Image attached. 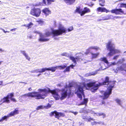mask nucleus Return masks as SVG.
Segmentation results:
<instances>
[{"instance_id":"nucleus-1","label":"nucleus","mask_w":126,"mask_h":126,"mask_svg":"<svg viewBox=\"0 0 126 126\" xmlns=\"http://www.w3.org/2000/svg\"><path fill=\"white\" fill-rule=\"evenodd\" d=\"M109 78L108 77H106L105 81L102 83H99L98 84H95L96 82H91L87 84L83 82L80 83V84L78 86V89L76 92L78 97L80 99H82V94L84 95L83 89L85 88L87 89V88H91L92 92H94L99 87L102 85H109L107 88V90L105 92H102V93L104 94L103 99L107 98L109 95L111 93L112 89L114 85V83L113 81H109Z\"/></svg>"},{"instance_id":"nucleus-2","label":"nucleus","mask_w":126,"mask_h":126,"mask_svg":"<svg viewBox=\"0 0 126 126\" xmlns=\"http://www.w3.org/2000/svg\"><path fill=\"white\" fill-rule=\"evenodd\" d=\"M72 86L70 84H69L68 86L66 85L64 89L62 90L61 97L54 90H51L49 89V91L52 94L56 100H58L60 99L61 100H62L66 98L67 95L69 96L71 94V89Z\"/></svg>"},{"instance_id":"nucleus-3","label":"nucleus","mask_w":126,"mask_h":126,"mask_svg":"<svg viewBox=\"0 0 126 126\" xmlns=\"http://www.w3.org/2000/svg\"><path fill=\"white\" fill-rule=\"evenodd\" d=\"M49 89H39L38 90V92H34L30 93V97L34 98L36 99H44L47 96Z\"/></svg>"},{"instance_id":"nucleus-4","label":"nucleus","mask_w":126,"mask_h":126,"mask_svg":"<svg viewBox=\"0 0 126 126\" xmlns=\"http://www.w3.org/2000/svg\"><path fill=\"white\" fill-rule=\"evenodd\" d=\"M73 28L72 26L69 27L68 29V31L66 30L65 28L62 25L60 26L58 30H53L52 33L53 35V37L58 36L61 35L63 33L70 32L73 30Z\"/></svg>"},{"instance_id":"nucleus-5","label":"nucleus","mask_w":126,"mask_h":126,"mask_svg":"<svg viewBox=\"0 0 126 126\" xmlns=\"http://www.w3.org/2000/svg\"><path fill=\"white\" fill-rule=\"evenodd\" d=\"M106 48L107 50L110 51V52L107 55L109 56H112L116 53H120V52L119 50L115 49L114 44L110 41L107 43Z\"/></svg>"},{"instance_id":"nucleus-6","label":"nucleus","mask_w":126,"mask_h":126,"mask_svg":"<svg viewBox=\"0 0 126 126\" xmlns=\"http://www.w3.org/2000/svg\"><path fill=\"white\" fill-rule=\"evenodd\" d=\"M96 11L98 12H106V13L110 11L111 13H115L116 15H122L125 14L124 11L122 9L120 8L114 9L110 11L107 10L105 8L99 7L97 8Z\"/></svg>"},{"instance_id":"nucleus-7","label":"nucleus","mask_w":126,"mask_h":126,"mask_svg":"<svg viewBox=\"0 0 126 126\" xmlns=\"http://www.w3.org/2000/svg\"><path fill=\"white\" fill-rule=\"evenodd\" d=\"M33 32L34 33H37L39 34L40 37L39 40L41 42H46L48 41L49 39L47 38V37L50 36L51 34H52V32H51L49 31L47 32L44 34L37 31H33Z\"/></svg>"},{"instance_id":"nucleus-8","label":"nucleus","mask_w":126,"mask_h":126,"mask_svg":"<svg viewBox=\"0 0 126 126\" xmlns=\"http://www.w3.org/2000/svg\"><path fill=\"white\" fill-rule=\"evenodd\" d=\"M76 54H78V55L75 58L73 56H69V59L72 61L75 64V65L77 64V61L78 62L83 60L82 58L83 55V54L81 53H77Z\"/></svg>"},{"instance_id":"nucleus-9","label":"nucleus","mask_w":126,"mask_h":126,"mask_svg":"<svg viewBox=\"0 0 126 126\" xmlns=\"http://www.w3.org/2000/svg\"><path fill=\"white\" fill-rule=\"evenodd\" d=\"M90 12V10L87 7L84 8L83 11L80 9L79 8L77 7L75 11V13H77L80 14L81 16H83L85 13Z\"/></svg>"},{"instance_id":"nucleus-10","label":"nucleus","mask_w":126,"mask_h":126,"mask_svg":"<svg viewBox=\"0 0 126 126\" xmlns=\"http://www.w3.org/2000/svg\"><path fill=\"white\" fill-rule=\"evenodd\" d=\"M41 12V10L40 9L34 8L31 10L30 13L33 16L38 17L40 16Z\"/></svg>"},{"instance_id":"nucleus-11","label":"nucleus","mask_w":126,"mask_h":126,"mask_svg":"<svg viewBox=\"0 0 126 126\" xmlns=\"http://www.w3.org/2000/svg\"><path fill=\"white\" fill-rule=\"evenodd\" d=\"M18 113V110L15 109L13 111H12L9 114L7 115V116H4L3 117L1 120H5L6 121L7 118L14 116L15 115L17 114Z\"/></svg>"},{"instance_id":"nucleus-12","label":"nucleus","mask_w":126,"mask_h":126,"mask_svg":"<svg viewBox=\"0 0 126 126\" xmlns=\"http://www.w3.org/2000/svg\"><path fill=\"white\" fill-rule=\"evenodd\" d=\"M66 67V65H60L59 66H57L56 67H49L50 71H51L52 72H55L56 70L59 68L60 69H63Z\"/></svg>"},{"instance_id":"nucleus-13","label":"nucleus","mask_w":126,"mask_h":126,"mask_svg":"<svg viewBox=\"0 0 126 126\" xmlns=\"http://www.w3.org/2000/svg\"><path fill=\"white\" fill-rule=\"evenodd\" d=\"M55 114V116L56 118H57L58 119L60 117H64L65 115L64 114L60 112H58L56 111L52 112L50 113V115L51 116Z\"/></svg>"},{"instance_id":"nucleus-14","label":"nucleus","mask_w":126,"mask_h":126,"mask_svg":"<svg viewBox=\"0 0 126 126\" xmlns=\"http://www.w3.org/2000/svg\"><path fill=\"white\" fill-rule=\"evenodd\" d=\"M93 49H95L96 51L98 50H101L100 48L98 47L94 46H91L86 49V52L85 53V54L86 55L87 54L90 52L91 50Z\"/></svg>"},{"instance_id":"nucleus-15","label":"nucleus","mask_w":126,"mask_h":126,"mask_svg":"<svg viewBox=\"0 0 126 126\" xmlns=\"http://www.w3.org/2000/svg\"><path fill=\"white\" fill-rule=\"evenodd\" d=\"M99 60L104 62L107 64V66H106L105 68H103L101 66L99 69L100 70H103L105 69L108 67V64L109 63L107 61L106 58L105 57L101 58L99 59Z\"/></svg>"},{"instance_id":"nucleus-16","label":"nucleus","mask_w":126,"mask_h":126,"mask_svg":"<svg viewBox=\"0 0 126 126\" xmlns=\"http://www.w3.org/2000/svg\"><path fill=\"white\" fill-rule=\"evenodd\" d=\"M46 71H50L49 67L48 68L45 67L41 69H37L35 70V72L36 73H43Z\"/></svg>"},{"instance_id":"nucleus-17","label":"nucleus","mask_w":126,"mask_h":126,"mask_svg":"<svg viewBox=\"0 0 126 126\" xmlns=\"http://www.w3.org/2000/svg\"><path fill=\"white\" fill-rule=\"evenodd\" d=\"M55 0H43V2L45 5H49L51 4L52 3L55 2Z\"/></svg>"},{"instance_id":"nucleus-18","label":"nucleus","mask_w":126,"mask_h":126,"mask_svg":"<svg viewBox=\"0 0 126 126\" xmlns=\"http://www.w3.org/2000/svg\"><path fill=\"white\" fill-rule=\"evenodd\" d=\"M42 12L46 16H48L51 13V12L48 8H46L44 9L42 11Z\"/></svg>"},{"instance_id":"nucleus-19","label":"nucleus","mask_w":126,"mask_h":126,"mask_svg":"<svg viewBox=\"0 0 126 126\" xmlns=\"http://www.w3.org/2000/svg\"><path fill=\"white\" fill-rule=\"evenodd\" d=\"M8 97L7 96L1 99L0 102H2V103H10V101Z\"/></svg>"},{"instance_id":"nucleus-20","label":"nucleus","mask_w":126,"mask_h":126,"mask_svg":"<svg viewBox=\"0 0 126 126\" xmlns=\"http://www.w3.org/2000/svg\"><path fill=\"white\" fill-rule=\"evenodd\" d=\"M99 53L97 52L96 53H94L91 52L92 59L96 58L99 55Z\"/></svg>"},{"instance_id":"nucleus-21","label":"nucleus","mask_w":126,"mask_h":126,"mask_svg":"<svg viewBox=\"0 0 126 126\" xmlns=\"http://www.w3.org/2000/svg\"><path fill=\"white\" fill-rule=\"evenodd\" d=\"M75 0H64V1L66 3L71 5L74 3Z\"/></svg>"},{"instance_id":"nucleus-22","label":"nucleus","mask_w":126,"mask_h":126,"mask_svg":"<svg viewBox=\"0 0 126 126\" xmlns=\"http://www.w3.org/2000/svg\"><path fill=\"white\" fill-rule=\"evenodd\" d=\"M96 74V72H91L89 73H87L85 75V76L87 77L89 76L94 75Z\"/></svg>"},{"instance_id":"nucleus-23","label":"nucleus","mask_w":126,"mask_h":126,"mask_svg":"<svg viewBox=\"0 0 126 126\" xmlns=\"http://www.w3.org/2000/svg\"><path fill=\"white\" fill-rule=\"evenodd\" d=\"M115 100L116 102L119 105L121 106L122 103V101L120 99L118 98H117L115 99Z\"/></svg>"},{"instance_id":"nucleus-24","label":"nucleus","mask_w":126,"mask_h":126,"mask_svg":"<svg viewBox=\"0 0 126 126\" xmlns=\"http://www.w3.org/2000/svg\"><path fill=\"white\" fill-rule=\"evenodd\" d=\"M98 21H101V20H108V16L102 17L101 18L99 19Z\"/></svg>"},{"instance_id":"nucleus-25","label":"nucleus","mask_w":126,"mask_h":126,"mask_svg":"<svg viewBox=\"0 0 126 126\" xmlns=\"http://www.w3.org/2000/svg\"><path fill=\"white\" fill-rule=\"evenodd\" d=\"M87 102V99H84L83 101L80 103V105H86Z\"/></svg>"},{"instance_id":"nucleus-26","label":"nucleus","mask_w":126,"mask_h":126,"mask_svg":"<svg viewBox=\"0 0 126 126\" xmlns=\"http://www.w3.org/2000/svg\"><path fill=\"white\" fill-rule=\"evenodd\" d=\"M96 115L97 116H103V118H104L106 117L105 114L103 113H96Z\"/></svg>"},{"instance_id":"nucleus-27","label":"nucleus","mask_w":126,"mask_h":126,"mask_svg":"<svg viewBox=\"0 0 126 126\" xmlns=\"http://www.w3.org/2000/svg\"><path fill=\"white\" fill-rule=\"evenodd\" d=\"M99 5L102 6H103L104 5V3H105V1L104 0H99Z\"/></svg>"},{"instance_id":"nucleus-28","label":"nucleus","mask_w":126,"mask_h":126,"mask_svg":"<svg viewBox=\"0 0 126 126\" xmlns=\"http://www.w3.org/2000/svg\"><path fill=\"white\" fill-rule=\"evenodd\" d=\"M33 25V24L31 22L28 24H27V28H28V29L32 27Z\"/></svg>"},{"instance_id":"nucleus-29","label":"nucleus","mask_w":126,"mask_h":126,"mask_svg":"<svg viewBox=\"0 0 126 126\" xmlns=\"http://www.w3.org/2000/svg\"><path fill=\"white\" fill-rule=\"evenodd\" d=\"M116 70H117V71L119 70L120 71H121L123 70H124V69L122 66H121L118 67L116 68Z\"/></svg>"},{"instance_id":"nucleus-30","label":"nucleus","mask_w":126,"mask_h":126,"mask_svg":"<svg viewBox=\"0 0 126 126\" xmlns=\"http://www.w3.org/2000/svg\"><path fill=\"white\" fill-rule=\"evenodd\" d=\"M44 107H45L44 106L41 105L37 107V108H36V109L37 110H38L42 109L43 108H44Z\"/></svg>"},{"instance_id":"nucleus-31","label":"nucleus","mask_w":126,"mask_h":126,"mask_svg":"<svg viewBox=\"0 0 126 126\" xmlns=\"http://www.w3.org/2000/svg\"><path fill=\"white\" fill-rule=\"evenodd\" d=\"M108 20L109 19H113L114 16L112 15H108Z\"/></svg>"},{"instance_id":"nucleus-32","label":"nucleus","mask_w":126,"mask_h":126,"mask_svg":"<svg viewBox=\"0 0 126 126\" xmlns=\"http://www.w3.org/2000/svg\"><path fill=\"white\" fill-rule=\"evenodd\" d=\"M70 66H69L67 67L64 70L63 72L65 73L67 72H69L70 71Z\"/></svg>"},{"instance_id":"nucleus-33","label":"nucleus","mask_w":126,"mask_h":126,"mask_svg":"<svg viewBox=\"0 0 126 126\" xmlns=\"http://www.w3.org/2000/svg\"><path fill=\"white\" fill-rule=\"evenodd\" d=\"M14 96V94L13 93H11L8 94L7 96L9 99H11L12 97Z\"/></svg>"},{"instance_id":"nucleus-34","label":"nucleus","mask_w":126,"mask_h":126,"mask_svg":"<svg viewBox=\"0 0 126 126\" xmlns=\"http://www.w3.org/2000/svg\"><path fill=\"white\" fill-rule=\"evenodd\" d=\"M23 96H24L25 97L28 96V97H30V93H28L27 94H25L22 95V97H23Z\"/></svg>"},{"instance_id":"nucleus-35","label":"nucleus","mask_w":126,"mask_h":126,"mask_svg":"<svg viewBox=\"0 0 126 126\" xmlns=\"http://www.w3.org/2000/svg\"><path fill=\"white\" fill-rule=\"evenodd\" d=\"M61 55L62 56H64L67 57H69L67 53L65 52L62 53Z\"/></svg>"},{"instance_id":"nucleus-36","label":"nucleus","mask_w":126,"mask_h":126,"mask_svg":"<svg viewBox=\"0 0 126 126\" xmlns=\"http://www.w3.org/2000/svg\"><path fill=\"white\" fill-rule=\"evenodd\" d=\"M122 18L123 17L121 16H114L113 20H115V19H119Z\"/></svg>"},{"instance_id":"nucleus-37","label":"nucleus","mask_w":126,"mask_h":126,"mask_svg":"<svg viewBox=\"0 0 126 126\" xmlns=\"http://www.w3.org/2000/svg\"><path fill=\"white\" fill-rule=\"evenodd\" d=\"M25 56L26 59L28 60V61H30V58L27 54Z\"/></svg>"},{"instance_id":"nucleus-38","label":"nucleus","mask_w":126,"mask_h":126,"mask_svg":"<svg viewBox=\"0 0 126 126\" xmlns=\"http://www.w3.org/2000/svg\"><path fill=\"white\" fill-rule=\"evenodd\" d=\"M20 52L24 56L27 54L24 51L21 50Z\"/></svg>"},{"instance_id":"nucleus-39","label":"nucleus","mask_w":126,"mask_h":126,"mask_svg":"<svg viewBox=\"0 0 126 126\" xmlns=\"http://www.w3.org/2000/svg\"><path fill=\"white\" fill-rule=\"evenodd\" d=\"M44 106L45 107L44 108H46V109H47L50 108L51 106V105L49 104H48L47 106Z\"/></svg>"},{"instance_id":"nucleus-40","label":"nucleus","mask_w":126,"mask_h":126,"mask_svg":"<svg viewBox=\"0 0 126 126\" xmlns=\"http://www.w3.org/2000/svg\"><path fill=\"white\" fill-rule=\"evenodd\" d=\"M91 124L92 126L95 125L97 124V122L94 121V122H91Z\"/></svg>"},{"instance_id":"nucleus-41","label":"nucleus","mask_w":126,"mask_h":126,"mask_svg":"<svg viewBox=\"0 0 126 126\" xmlns=\"http://www.w3.org/2000/svg\"><path fill=\"white\" fill-rule=\"evenodd\" d=\"M121 5V7L126 8V4L122 3Z\"/></svg>"},{"instance_id":"nucleus-42","label":"nucleus","mask_w":126,"mask_h":126,"mask_svg":"<svg viewBox=\"0 0 126 126\" xmlns=\"http://www.w3.org/2000/svg\"><path fill=\"white\" fill-rule=\"evenodd\" d=\"M119 57V55H116L113 58V60H116Z\"/></svg>"},{"instance_id":"nucleus-43","label":"nucleus","mask_w":126,"mask_h":126,"mask_svg":"<svg viewBox=\"0 0 126 126\" xmlns=\"http://www.w3.org/2000/svg\"><path fill=\"white\" fill-rule=\"evenodd\" d=\"M101 124L102 125H104V122H97V124Z\"/></svg>"},{"instance_id":"nucleus-44","label":"nucleus","mask_w":126,"mask_h":126,"mask_svg":"<svg viewBox=\"0 0 126 126\" xmlns=\"http://www.w3.org/2000/svg\"><path fill=\"white\" fill-rule=\"evenodd\" d=\"M82 118L83 119H88V118L87 116H82Z\"/></svg>"},{"instance_id":"nucleus-45","label":"nucleus","mask_w":126,"mask_h":126,"mask_svg":"<svg viewBox=\"0 0 126 126\" xmlns=\"http://www.w3.org/2000/svg\"><path fill=\"white\" fill-rule=\"evenodd\" d=\"M88 121H89V122H91V121H90L91 120H94V119H93L92 118H91V117H90V118L89 119L88 118Z\"/></svg>"},{"instance_id":"nucleus-46","label":"nucleus","mask_w":126,"mask_h":126,"mask_svg":"<svg viewBox=\"0 0 126 126\" xmlns=\"http://www.w3.org/2000/svg\"><path fill=\"white\" fill-rule=\"evenodd\" d=\"M11 99L12 101L14 102H16V100L15 98H11Z\"/></svg>"},{"instance_id":"nucleus-47","label":"nucleus","mask_w":126,"mask_h":126,"mask_svg":"<svg viewBox=\"0 0 126 126\" xmlns=\"http://www.w3.org/2000/svg\"><path fill=\"white\" fill-rule=\"evenodd\" d=\"M1 29L5 33H6V32H8V33L9 32V31H5L3 29Z\"/></svg>"},{"instance_id":"nucleus-48","label":"nucleus","mask_w":126,"mask_h":126,"mask_svg":"<svg viewBox=\"0 0 126 126\" xmlns=\"http://www.w3.org/2000/svg\"><path fill=\"white\" fill-rule=\"evenodd\" d=\"M76 65H74L73 64H72L70 65L69 66H70V67H71L72 68H73V67L75 66Z\"/></svg>"},{"instance_id":"nucleus-49","label":"nucleus","mask_w":126,"mask_h":126,"mask_svg":"<svg viewBox=\"0 0 126 126\" xmlns=\"http://www.w3.org/2000/svg\"><path fill=\"white\" fill-rule=\"evenodd\" d=\"M38 22L39 24H42L43 23V22L41 21H38Z\"/></svg>"},{"instance_id":"nucleus-50","label":"nucleus","mask_w":126,"mask_h":126,"mask_svg":"<svg viewBox=\"0 0 126 126\" xmlns=\"http://www.w3.org/2000/svg\"><path fill=\"white\" fill-rule=\"evenodd\" d=\"M16 28H14V29H12L11 30V31H15V30H16Z\"/></svg>"},{"instance_id":"nucleus-51","label":"nucleus","mask_w":126,"mask_h":126,"mask_svg":"<svg viewBox=\"0 0 126 126\" xmlns=\"http://www.w3.org/2000/svg\"><path fill=\"white\" fill-rule=\"evenodd\" d=\"M72 112L75 115H77L78 113V112Z\"/></svg>"},{"instance_id":"nucleus-52","label":"nucleus","mask_w":126,"mask_h":126,"mask_svg":"<svg viewBox=\"0 0 126 126\" xmlns=\"http://www.w3.org/2000/svg\"><path fill=\"white\" fill-rule=\"evenodd\" d=\"M0 83H1V84H0V85H2V86L3 85V84H2V83H3V81H0Z\"/></svg>"},{"instance_id":"nucleus-53","label":"nucleus","mask_w":126,"mask_h":126,"mask_svg":"<svg viewBox=\"0 0 126 126\" xmlns=\"http://www.w3.org/2000/svg\"><path fill=\"white\" fill-rule=\"evenodd\" d=\"M28 37L30 39H32V35H30L28 36Z\"/></svg>"},{"instance_id":"nucleus-54","label":"nucleus","mask_w":126,"mask_h":126,"mask_svg":"<svg viewBox=\"0 0 126 126\" xmlns=\"http://www.w3.org/2000/svg\"><path fill=\"white\" fill-rule=\"evenodd\" d=\"M4 51V50H2L1 48H0V52H2Z\"/></svg>"},{"instance_id":"nucleus-55","label":"nucleus","mask_w":126,"mask_h":126,"mask_svg":"<svg viewBox=\"0 0 126 126\" xmlns=\"http://www.w3.org/2000/svg\"><path fill=\"white\" fill-rule=\"evenodd\" d=\"M111 64L113 65H115L116 64V63L115 62H114L113 63H111Z\"/></svg>"},{"instance_id":"nucleus-56","label":"nucleus","mask_w":126,"mask_h":126,"mask_svg":"<svg viewBox=\"0 0 126 126\" xmlns=\"http://www.w3.org/2000/svg\"><path fill=\"white\" fill-rule=\"evenodd\" d=\"M22 26H25L27 28V25H26V24H24L23 25H22Z\"/></svg>"},{"instance_id":"nucleus-57","label":"nucleus","mask_w":126,"mask_h":126,"mask_svg":"<svg viewBox=\"0 0 126 126\" xmlns=\"http://www.w3.org/2000/svg\"><path fill=\"white\" fill-rule=\"evenodd\" d=\"M123 55H124L126 56V51H125V52H124L123 53Z\"/></svg>"},{"instance_id":"nucleus-58","label":"nucleus","mask_w":126,"mask_h":126,"mask_svg":"<svg viewBox=\"0 0 126 126\" xmlns=\"http://www.w3.org/2000/svg\"><path fill=\"white\" fill-rule=\"evenodd\" d=\"M3 118V117L1 118L0 120V122H2V121H4V120H2V118Z\"/></svg>"},{"instance_id":"nucleus-59","label":"nucleus","mask_w":126,"mask_h":126,"mask_svg":"<svg viewBox=\"0 0 126 126\" xmlns=\"http://www.w3.org/2000/svg\"><path fill=\"white\" fill-rule=\"evenodd\" d=\"M29 91H31L32 90V89L31 88H30L28 89Z\"/></svg>"},{"instance_id":"nucleus-60","label":"nucleus","mask_w":126,"mask_h":126,"mask_svg":"<svg viewBox=\"0 0 126 126\" xmlns=\"http://www.w3.org/2000/svg\"><path fill=\"white\" fill-rule=\"evenodd\" d=\"M35 70L32 71V72L33 73H36V72H35Z\"/></svg>"},{"instance_id":"nucleus-61","label":"nucleus","mask_w":126,"mask_h":126,"mask_svg":"<svg viewBox=\"0 0 126 126\" xmlns=\"http://www.w3.org/2000/svg\"><path fill=\"white\" fill-rule=\"evenodd\" d=\"M41 75V74H39L37 75V76L38 77H39V76L40 75Z\"/></svg>"},{"instance_id":"nucleus-62","label":"nucleus","mask_w":126,"mask_h":126,"mask_svg":"<svg viewBox=\"0 0 126 126\" xmlns=\"http://www.w3.org/2000/svg\"><path fill=\"white\" fill-rule=\"evenodd\" d=\"M105 102L104 101H103L102 102V104H104L105 103Z\"/></svg>"},{"instance_id":"nucleus-63","label":"nucleus","mask_w":126,"mask_h":126,"mask_svg":"<svg viewBox=\"0 0 126 126\" xmlns=\"http://www.w3.org/2000/svg\"><path fill=\"white\" fill-rule=\"evenodd\" d=\"M21 83H23L25 84H27V83H25V82H21Z\"/></svg>"},{"instance_id":"nucleus-64","label":"nucleus","mask_w":126,"mask_h":126,"mask_svg":"<svg viewBox=\"0 0 126 126\" xmlns=\"http://www.w3.org/2000/svg\"><path fill=\"white\" fill-rule=\"evenodd\" d=\"M122 62H123V61H125V60H124V59H122Z\"/></svg>"}]
</instances>
